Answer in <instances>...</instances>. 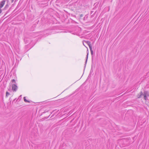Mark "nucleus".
<instances>
[{
  "label": "nucleus",
  "mask_w": 149,
  "mask_h": 149,
  "mask_svg": "<svg viewBox=\"0 0 149 149\" xmlns=\"http://www.w3.org/2000/svg\"><path fill=\"white\" fill-rule=\"evenodd\" d=\"M18 89L17 86L15 84H13L12 85V89L13 91H16Z\"/></svg>",
  "instance_id": "1"
},
{
  "label": "nucleus",
  "mask_w": 149,
  "mask_h": 149,
  "mask_svg": "<svg viewBox=\"0 0 149 149\" xmlns=\"http://www.w3.org/2000/svg\"><path fill=\"white\" fill-rule=\"evenodd\" d=\"M5 0H3L0 3V7L1 8H2L5 3Z\"/></svg>",
  "instance_id": "2"
},
{
  "label": "nucleus",
  "mask_w": 149,
  "mask_h": 149,
  "mask_svg": "<svg viewBox=\"0 0 149 149\" xmlns=\"http://www.w3.org/2000/svg\"><path fill=\"white\" fill-rule=\"evenodd\" d=\"M85 42L88 45L89 48H90V47H92L91 45L90 42L89 41H85Z\"/></svg>",
  "instance_id": "3"
},
{
  "label": "nucleus",
  "mask_w": 149,
  "mask_h": 149,
  "mask_svg": "<svg viewBox=\"0 0 149 149\" xmlns=\"http://www.w3.org/2000/svg\"><path fill=\"white\" fill-rule=\"evenodd\" d=\"M78 3L77 2H75L72 4V6H73V7L74 8L77 7Z\"/></svg>",
  "instance_id": "4"
},
{
  "label": "nucleus",
  "mask_w": 149,
  "mask_h": 149,
  "mask_svg": "<svg viewBox=\"0 0 149 149\" xmlns=\"http://www.w3.org/2000/svg\"><path fill=\"white\" fill-rule=\"evenodd\" d=\"M24 100L25 102H30L26 98V97H24Z\"/></svg>",
  "instance_id": "5"
},
{
  "label": "nucleus",
  "mask_w": 149,
  "mask_h": 149,
  "mask_svg": "<svg viewBox=\"0 0 149 149\" xmlns=\"http://www.w3.org/2000/svg\"><path fill=\"white\" fill-rule=\"evenodd\" d=\"M90 49L91 51V54L92 55L93 54V51L92 50V47H90Z\"/></svg>",
  "instance_id": "6"
},
{
  "label": "nucleus",
  "mask_w": 149,
  "mask_h": 149,
  "mask_svg": "<svg viewBox=\"0 0 149 149\" xmlns=\"http://www.w3.org/2000/svg\"><path fill=\"white\" fill-rule=\"evenodd\" d=\"M144 99L145 100H147V96L146 95V94H145V93H144Z\"/></svg>",
  "instance_id": "7"
},
{
  "label": "nucleus",
  "mask_w": 149,
  "mask_h": 149,
  "mask_svg": "<svg viewBox=\"0 0 149 149\" xmlns=\"http://www.w3.org/2000/svg\"><path fill=\"white\" fill-rule=\"evenodd\" d=\"M10 93L8 92H6V97H8V96L9 95Z\"/></svg>",
  "instance_id": "8"
},
{
  "label": "nucleus",
  "mask_w": 149,
  "mask_h": 149,
  "mask_svg": "<svg viewBox=\"0 0 149 149\" xmlns=\"http://www.w3.org/2000/svg\"><path fill=\"white\" fill-rule=\"evenodd\" d=\"M12 82H13V83H15V79H13L12 80Z\"/></svg>",
  "instance_id": "9"
},
{
  "label": "nucleus",
  "mask_w": 149,
  "mask_h": 149,
  "mask_svg": "<svg viewBox=\"0 0 149 149\" xmlns=\"http://www.w3.org/2000/svg\"><path fill=\"white\" fill-rule=\"evenodd\" d=\"M88 54L87 55L86 59V63L87 62V61L88 58Z\"/></svg>",
  "instance_id": "10"
},
{
  "label": "nucleus",
  "mask_w": 149,
  "mask_h": 149,
  "mask_svg": "<svg viewBox=\"0 0 149 149\" xmlns=\"http://www.w3.org/2000/svg\"><path fill=\"white\" fill-rule=\"evenodd\" d=\"M2 8L0 7V13H1L2 12V10L1 8Z\"/></svg>",
  "instance_id": "11"
},
{
  "label": "nucleus",
  "mask_w": 149,
  "mask_h": 149,
  "mask_svg": "<svg viewBox=\"0 0 149 149\" xmlns=\"http://www.w3.org/2000/svg\"><path fill=\"white\" fill-rule=\"evenodd\" d=\"M83 16V15L82 14L80 15V17H82Z\"/></svg>",
  "instance_id": "12"
},
{
  "label": "nucleus",
  "mask_w": 149,
  "mask_h": 149,
  "mask_svg": "<svg viewBox=\"0 0 149 149\" xmlns=\"http://www.w3.org/2000/svg\"><path fill=\"white\" fill-rule=\"evenodd\" d=\"M14 0H12V2H13Z\"/></svg>",
  "instance_id": "13"
},
{
  "label": "nucleus",
  "mask_w": 149,
  "mask_h": 149,
  "mask_svg": "<svg viewBox=\"0 0 149 149\" xmlns=\"http://www.w3.org/2000/svg\"><path fill=\"white\" fill-rule=\"evenodd\" d=\"M141 95L143 94V93L142 92H141Z\"/></svg>",
  "instance_id": "14"
}]
</instances>
